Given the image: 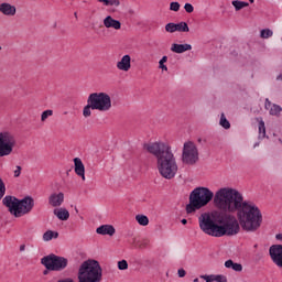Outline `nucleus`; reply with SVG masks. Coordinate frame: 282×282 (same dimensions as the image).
<instances>
[{
    "label": "nucleus",
    "instance_id": "5701e85b",
    "mask_svg": "<svg viewBox=\"0 0 282 282\" xmlns=\"http://www.w3.org/2000/svg\"><path fill=\"white\" fill-rule=\"evenodd\" d=\"M53 239H58V232L53 230H47L43 234V241H52Z\"/></svg>",
    "mask_w": 282,
    "mask_h": 282
},
{
    "label": "nucleus",
    "instance_id": "dca6fc26",
    "mask_svg": "<svg viewBox=\"0 0 282 282\" xmlns=\"http://www.w3.org/2000/svg\"><path fill=\"white\" fill-rule=\"evenodd\" d=\"M117 68L120 69V72H129V69H131V56L123 55L121 61L117 63Z\"/></svg>",
    "mask_w": 282,
    "mask_h": 282
},
{
    "label": "nucleus",
    "instance_id": "a19ab883",
    "mask_svg": "<svg viewBox=\"0 0 282 282\" xmlns=\"http://www.w3.org/2000/svg\"><path fill=\"white\" fill-rule=\"evenodd\" d=\"M21 171H22L21 165L15 166L14 177H20L21 176Z\"/></svg>",
    "mask_w": 282,
    "mask_h": 282
},
{
    "label": "nucleus",
    "instance_id": "864d4df0",
    "mask_svg": "<svg viewBox=\"0 0 282 282\" xmlns=\"http://www.w3.org/2000/svg\"><path fill=\"white\" fill-rule=\"evenodd\" d=\"M194 282H199V279L198 278L194 279Z\"/></svg>",
    "mask_w": 282,
    "mask_h": 282
},
{
    "label": "nucleus",
    "instance_id": "ea45409f",
    "mask_svg": "<svg viewBox=\"0 0 282 282\" xmlns=\"http://www.w3.org/2000/svg\"><path fill=\"white\" fill-rule=\"evenodd\" d=\"M214 281H216V282H228V279L225 275H216Z\"/></svg>",
    "mask_w": 282,
    "mask_h": 282
},
{
    "label": "nucleus",
    "instance_id": "de8ad7c7",
    "mask_svg": "<svg viewBox=\"0 0 282 282\" xmlns=\"http://www.w3.org/2000/svg\"><path fill=\"white\" fill-rule=\"evenodd\" d=\"M256 257H257L258 261H261V259H263V254H261V253H258Z\"/></svg>",
    "mask_w": 282,
    "mask_h": 282
},
{
    "label": "nucleus",
    "instance_id": "7c9ffc66",
    "mask_svg": "<svg viewBox=\"0 0 282 282\" xmlns=\"http://www.w3.org/2000/svg\"><path fill=\"white\" fill-rule=\"evenodd\" d=\"M281 111H282L281 106H279V105H273V106L271 107V109H270V115H271V116H279V113H281Z\"/></svg>",
    "mask_w": 282,
    "mask_h": 282
},
{
    "label": "nucleus",
    "instance_id": "49530a36",
    "mask_svg": "<svg viewBox=\"0 0 282 282\" xmlns=\"http://www.w3.org/2000/svg\"><path fill=\"white\" fill-rule=\"evenodd\" d=\"M181 224H183V226H186V225L188 224V220H187L186 218H183V219L181 220Z\"/></svg>",
    "mask_w": 282,
    "mask_h": 282
},
{
    "label": "nucleus",
    "instance_id": "4d7b16f0",
    "mask_svg": "<svg viewBox=\"0 0 282 282\" xmlns=\"http://www.w3.org/2000/svg\"><path fill=\"white\" fill-rule=\"evenodd\" d=\"M254 147H259V143H256Z\"/></svg>",
    "mask_w": 282,
    "mask_h": 282
},
{
    "label": "nucleus",
    "instance_id": "bb28decb",
    "mask_svg": "<svg viewBox=\"0 0 282 282\" xmlns=\"http://www.w3.org/2000/svg\"><path fill=\"white\" fill-rule=\"evenodd\" d=\"M259 140H263V138H265V122L263 121V119H261L259 121Z\"/></svg>",
    "mask_w": 282,
    "mask_h": 282
},
{
    "label": "nucleus",
    "instance_id": "393cba45",
    "mask_svg": "<svg viewBox=\"0 0 282 282\" xmlns=\"http://www.w3.org/2000/svg\"><path fill=\"white\" fill-rule=\"evenodd\" d=\"M176 25V32H191V29L188 28V23L182 21L180 23H175Z\"/></svg>",
    "mask_w": 282,
    "mask_h": 282
},
{
    "label": "nucleus",
    "instance_id": "09e8293b",
    "mask_svg": "<svg viewBox=\"0 0 282 282\" xmlns=\"http://www.w3.org/2000/svg\"><path fill=\"white\" fill-rule=\"evenodd\" d=\"M25 250V245L20 246V252H23Z\"/></svg>",
    "mask_w": 282,
    "mask_h": 282
},
{
    "label": "nucleus",
    "instance_id": "f03ea898",
    "mask_svg": "<svg viewBox=\"0 0 282 282\" xmlns=\"http://www.w3.org/2000/svg\"><path fill=\"white\" fill-rule=\"evenodd\" d=\"M143 149L156 159V169L164 180H173L177 175V160L169 143L162 141L145 143Z\"/></svg>",
    "mask_w": 282,
    "mask_h": 282
},
{
    "label": "nucleus",
    "instance_id": "9b49d317",
    "mask_svg": "<svg viewBox=\"0 0 282 282\" xmlns=\"http://www.w3.org/2000/svg\"><path fill=\"white\" fill-rule=\"evenodd\" d=\"M269 257L278 268H282V245H272L269 248Z\"/></svg>",
    "mask_w": 282,
    "mask_h": 282
},
{
    "label": "nucleus",
    "instance_id": "e433bc0d",
    "mask_svg": "<svg viewBox=\"0 0 282 282\" xmlns=\"http://www.w3.org/2000/svg\"><path fill=\"white\" fill-rule=\"evenodd\" d=\"M180 8H181L180 2H171L170 3V10L172 12H180Z\"/></svg>",
    "mask_w": 282,
    "mask_h": 282
},
{
    "label": "nucleus",
    "instance_id": "4468645a",
    "mask_svg": "<svg viewBox=\"0 0 282 282\" xmlns=\"http://www.w3.org/2000/svg\"><path fill=\"white\" fill-rule=\"evenodd\" d=\"M0 14H3V17H15L17 7L10 2H2L0 3Z\"/></svg>",
    "mask_w": 282,
    "mask_h": 282
},
{
    "label": "nucleus",
    "instance_id": "6e6552de",
    "mask_svg": "<svg viewBox=\"0 0 282 282\" xmlns=\"http://www.w3.org/2000/svg\"><path fill=\"white\" fill-rule=\"evenodd\" d=\"M88 99L97 111L111 110V97L107 93H91Z\"/></svg>",
    "mask_w": 282,
    "mask_h": 282
},
{
    "label": "nucleus",
    "instance_id": "6e6d98bb",
    "mask_svg": "<svg viewBox=\"0 0 282 282\" xmlns=\"http://www.w3.org/2000/svg\"><path fill=\"white\" fill-rule=\"evenodd\" d=\"M75 212L78 213V208L75 207Z\"/></svg>",
    "mask_w": 282,
    "mask_h": 282
},
{
    "label": "nucleus",
    "instance_id": "f704fd0d",
    "mask_svg": "<svg viewBox=\"0 0 282 282\" xmlns=\"http://www.w3.org/2000/svg\"><path fill=\"white\" fill-rule=\"evenodd\" d=\"M50 116H54V111L52 110H45L42 112L41 115V121L45 122V120L50 117Z\"/></svg>",
    "mask_w": 282,
    "mask_h": 282
},
{
    "label": "nucleus",
    "instance_id": "79ce46f5",
    "mask_svg": "<svg viewBox=\"0 0 282 282\" xmlns=\"http://www.w3.org/2000/svg\"><path fill=\"white\" fill-rule=\"evenodd\" d=\"M177 274H178L180 279H184V276H186V270L178 269Z\"/></svg>",
    "mask_w": 282,
    "mask_h": 282
},
{
    "label": "nucleus",
    "instance_id": "2f4dec72",
    "mask_svg": "<svg viewBox=\"0 0 282 282\" xmlns=\"http://www.w3.org/2000/svg\"><path fill=\"white\" fill-rule=\"evenodd\" d=\"M165 32H169L170 34L177 32L175 23H173V22L167 23L165 25Z\"/></svg>",
    "mask_w": 282,
    "mask_h": 282
},
{
    "label": "nucleus",
    "instance_id": "7ed1b4c3",
    "mask_svg": "<svg viewBox=\"0 0 282 282\" xmlns=\"http://www.w3.org/2000/svg\"><path fill=\"white\" fill-rule=\"evenodd\" d=\"M78 282H100L102 281V267L97 260L84 261L78 270Z\"/></svg>",
    "mask_w": 282,
    "mask_h": 282
},
{
    "label": "nucleus",
    "instance_id": "aec40b11",
    "mask_svg": "<svg viewBox=\"0 0 282 282\" xmlns=\"http://www.w3.org/2000/svg\"><path fill=\"white\" fill-rule=\"evenodd\" d=\"M53 213L61 221H67L69 219V210L66 208L54 209Z\"/></svg>",
    "mask_w": 282,
    "mask_h": 282
},
{
    "label": "nucleus",
    "instance_id": "3c124183",
    "mask_svg": "<svg viewBox=\"0 0 282 282\" xmlns=\"http://www.w3.org/2000/svg\"><path fill=\"white\" fill-rule=\"evenodd\" d=\"M43 274H44V275L50 274V270H47V269H46V270H44Z\"/></svg>",
    "mask_w": 282,
    "mask_h": 282
},
{
    "label": "nucleus",
    "instance_id": "412c9836",
    "mask_svg": "<svg viewBox=\"0 0 282 282\" xmlns=\"http://www.w3.org/2000/svg\"><path fill=\"white\" fill-rule=\"evenodd\" d=\"M225 268L231 269L235 272H241V270H243V265H241V263H237L232 260H227L225 262Z\"/></svg>",
    "mask_w": 282,
    "mask_h": 282
},
{
    "label": "nucleus",
    "instance_id": "603ef678",
    "mask_svg": "<svg viewBox=\"0 0 282 282\" xmlns=\"http://www.w3.org/2000/svg\"><path fill=\"white\" fill-rule=\"evenodd\" d=\"M75 19H78V12L74 13Z\"/></svg>",
    "mask_w": 282,
    "mask_h": 282
},
{
    "label": "nucleus",
    "instance_id": "c03bdc74",
    "mask_svg": "<svg viewBox=\"0 0 282 282\" xmlns=\"http://www.w3.org/2000/svg\"><path fill=\"white\" fill-rule=\"evenodd\" d=\"M200 279H205L206 282H213V279H210L209 275H200Z\"/></svg>",
    "mask_w": 282,
    "mask_h": 282
},
{
    "label": "nucleus",
    "instance_id": "ddd939ff",
    "mask_svg": "<svg viewBox=\"0 0 282 282\" xmlns=\"http://www.w3.org/2000/svg\"><path fill=\"white\" fill-rule=\"evenodd\" d=\"M65 202V194L63 192L53 193L48 197V204L53 208H58V206H63V203Z\"/></svg>",
    "mask_w": 282,
    "mask_h": 282
},
{
    "label": "nucleus",
    "instance_id": "20e7f679",
    "mask_svg": "<svg viewBox=\"0 0 282 282\" xmlns=\"http://www.w3.org/2000/svg\"><path fill=\"white\" fill-rule=\"evenodd\" d=\"M219 214L216 217L217 224H219L218 237H235L239 235L241 227L239 226V220L229 213Z\"/></svg>",
    "mask_w": 282,
    "mask_h": 282
},
{
    "label": "nucleus",
    "instance_id": "c9c22d12",
    "mask_svg": "<svg viewBox=\"0 0 282 282\" xmlns=\"http://www.w3.org/2000/svg\"><path fill=\"white\" fill-rule=\"evenodd\" d=\"M118 269L119 270H129V263L127 262V260L119 261Z\"/></svg>",
    "mask_w": 282,
    "mask_h": 282
},
{
    "label": "nucleus",
    "instance_id": "a211bd4d",
    "mask_svg": "<svg viewBox=\"0 0 282 282\" xmlns=\"http://www.w3.org/2000/svg\"><path fill=\"white\" fill-rule=\"evenodd\" d=\"M74 164L76 175L82 177L83 182H85V164H83V160H80V158H75Z\"/></svg>",
    "mask_w": 282,
    "mask_h": 282
},
{
    "label": "nucleus",
    "instance_id": "cd10ccee",
    "mask_svg": "<svg viewBox=\"0 0 282 282\" xmlns=\"http://www.w3.org/2000/svg\"><path fill=\"white\" fill-rule=\"evenodd\" d=\"M135 220L140 226H149V217L144 215H137Z\"/></svg>",
    "mask_w": 282,
    "mask_h": 282
},
{
    "label": "nucleus",
    "instance_id": "a878e982",
    "mask_svg": "<svg viewBox=\"0 0 282 282\" xmlns=\"http://www.w3.org/2000/svg\"><path fill=\"white\" fill-rule=\"evenodd\" d=\"M99 3H104V6L112 7V8H119L120 0H98Z\"/></svg>",
    "mask_w": 282,
    "mask_h": 282
},
{
    "label": "nucleus",
    "instance_id": "f3484780",
    "mask_svg": "<svg viewBox=\"0 0 282 282\" xmlns=\"http://www.w3.org/2000/svg\"><path fill=\"white\" fill-rule=\"evenodd\" d=\"M191 50H193V45L191 44L174 43L171 45V52H174V54H184V52H188Z\"/></svg>",
    "mask_w": 282,
    "mask_h": 282
},
{
    "label": "nucleus",
    "instance_id": "39448f33",
    "mask_svg": "<svg viewBox=\"0 0 282 282\" xmlns=\"http://www.w3.org/2000/svg\"><path fill=\"white\" fill-rule=\"evenodd\" d=\"M42 265L50 270L51 272H63L65 268L69 264V260L65 257L56 256L51 253L41 259Z\"/></svg>",
    "mask_w": 282,
    "mask_h": 282
},
{
    "label": "nucleus",
    "instance_id": "13d9d810",
    "mask_svg": "<svg viewBox=\"0 0 282 282\" xmlns=\"http://www.w3.org/2000/svg\"><path fill=\"white\" fill-rule=\"evenodd\" d=\"M0 50H1V46H0Z\"/></svg>",
    "mask_w": 282,
    "mask_h": 282
},
{
    "label": "nucleus",
    "instance_id": "6ab92c4d",
    "mask_svg": "<svg viewBox=\"0 0 282 282\" xmlns=\"http://www.w3.org/2000/svg\"><path fill=\"white\" fill-rule=\"evenodd\" d=\"M97 235H108L113 237L116 235V228L112 225H101L96 229Z\"/></svg>",
    "mask_w": 282,
    "mask_h": 282
},
{
    "label": "nucleus",
    "instance_id": "f8f14e48",
    "mask_svg": "<svg viewBox=\"0 0 282 282\" xmlns=\"http://www.w3.org/2000/svg\"><path fill=\"white\" fill-rule=\"evenodd\" d=\"M2 204L9 209V213L13 215V217H19V198L14 196H6L2 199Z\"/></svg>",
    "mask_w": 282,
    "mask_h": 282
},
{
    "label": "nucleus",
    "instance_id": "58836bf2",
    "mask_svg": "<svg viewBox=\"0 0 282 282\" xmlns=\"http://www.w3.org/2000/svg\"><path fill=\"white\" fill-rule=\"evenodd\" d=\"M184 10H185V12H187L188 14H191V13H193V12L195 11V8H194L193 4H191V3H185Z\"/></svg>",
    "mask_w": 282,
    "mask_h": 282
},
{
    "label": "nucleus",
    "instance_id": "0eeeda50",
    "mask_svg": "<svg viewBox=\"0 0 282 282\" xmlns=\"http://www.w3.org/2000/svg\"><path fill=\"white\" fill-rule=\"evenodd\" d=\"M182 162L187 166H195L199 162V150L193 141H187L183 145Z\"/></svg>",
    "mask_w": 282,
    "mask_h": 282
},
{
    "label": "nucleus",
    "instance_id": "f257e3e1",
    "mask_svg": "<svg viewBox=\"0 0 282 282\" xmlns=\"http://www.w3.org/2000/svg\"><path fill=\"white\" fill-rule=\"evenodd\" d=\"M214 198V206L221 213H236L239 224L246 232H257L263 223V215L257 205L243 199V194L232 187H221L213 193L208 187H196L189 194L186 213L191 215L204 206H208Z\"/></svg>",
    "mask_w": 282,
    "mask_h": 282
},
{
    "label": "nucleus",
    "instance_id": "37998d69",
    "mask_svg": "<svg viewBox=\"0 0 282 282\" xmlns=\"http://www.w3.org/2000/svg\"><path fill=\"white\" fill-rule=\"evenodd\" d=\"M265 109H270L272 107V102L270 101V99H265V104H264Z\"/></svg>",
    "mask_w": 282,
    "mask_h": 282
},
{
    "label": "nucleus",
    "instance_id": "423d86ee",
    "mask_svg": "<svg viewBox=\"0 0 282 282\" xmlns=\"http://www.w3.org/2000/svg\"><path fill=\"white\" fill-rule=\"evenodd\" d=\"M198 224L200 230H203L205 235H209L210 237H219V223H217V218L213 219L210 214H202L198 217Z\"/></svg>",
    "mask_w": 282,
    "mask_h": 282
},
{
    "label": "nucleus",
    "instance_id": "c756f323",
    "mask_svg": "<svg viewBox=\"0 0 282 282\" xmlns=\"http://www.w3.org/2000/svg\"><path fill=\"white\" fill-rule=\"evenodd\" d=\"M166 61H169L167 56H163L160 62H159V67L160 69H162L163 72H169V67H166V65H164V63H166Z\"/></svg>",
    "mask_w": 282,
    "mask_h": 282
},
{
    "label": "nucleus",
    "instance_id": "4be33fe9",
    "mask_svg": "<svg viewBox=\"0 0 282 282\" xmlns=\"http://www.w3.org/2000/svg\"><path fill=\"white\" fill-rule=\"evenodd\" d=\"M91 109L96 110V107L89 99H87V105L83 109L84 118H89L91 116Z\"/></svg>",
    "mask_w": 282,
    "mask_h": 282
},
{
    "label": "nucleus",
    "instance_id": "c85d7f7f",
    "mask_svg": "<svg viewBox=\"0 0 282 282\" xmlns=\"http://www.w3.org/2000/svg\"><path fill=\"white\" fill-rule=\"evenodd\" d=\"M219 124L223 129H230V121L226 119V115L221 113Z\"/></svg>",
    "mask_w": 282,
    "mask_h": 282
},
{
    "label": "nucleus",
    "instance_id": "4c0bfd02",
    "mask_svg": "<svg viewBox=\"0 0 282 282\" xmlns=\"http://www.w3.org/2000/svg\"><path fill=\"white\" fill-rule=\"evenodd\" d=\"M4 195H6V183H3V180L0 178V199H3Z\"/></svg>",
    "mask_w": 282,
    "mask_h": 282
},
{
    "label": "nucleus",
    "instance_id": "9d476101",
    "mask_svg": "<svg viewBox=\"0 0 282 282\" xmlns=\"http://www.w3.org/2000/svg\"><path fill=\"white\" fill-rule=\"evenodd\" d=\"M33 208L34 198H32L31 196L19 199V217H23V215H30Z\"/></svg>",
    "mask_w": 282,
    "mask_h": 282
},
{
    "label": "nucleus",
    "instance_id": "72a5a7b5",
    "mask_svg": "<svg viewBox=\"0 0 282 282\" xmlns=\"http://www.w3.org/2000/svg\"><path fill=\"white\" fill-rule=\"evenodd\" d=\"M132 243H133L134 248H140V249L147 248V242H142V241L138 240V238H133Z\"/></svg>",
    "mask_w": 282,
    "mask_h": 282
},
{
    "label": "nucleus",
    "instance_id": "473e14b6",
    "mask_svg": "<svg viewBox=\"0 0 282 282\" xmlns=\"http://www.w3.org/2000/svg\"><path fill=\"white\" fill-rule=\"evenodd\" d=\"M273 32L272 30L270 29H263L261 32H260V36L261 39H270V36H272Z\"/></svg>",
    "mask_w": 282,
    "mask_h": 282
},
{
    "label": "nucleus",
    "instance_id": "1a4fd4ad",
    "mask_svg": "<svg viewBox=\"0 0 282 282\" xmlns=\"http://www.w3.org/2000/svg\"><path fill=\"white\" fill-rule=\"evenodd\" d=\"M14 147H17V138H14V134L8 131L0 132V158L10 155Z\"/></svg>",
    "mask_w": 282,
    "mask_h": 282
},
{
    "label": "nucleus",
    "instance_id": "5fc2aeb1",
    "mask_svg": "<svg viewBox=\"0 0 282 282\" xmlns=\"http://www.w3.org/2000/svg\"><path fill=\"white\" fill-rule=\"evenodd\" d=\"M249 2H250V3H253V2H254V0H249Z\"/></svg>",
    "mask_w": 282,
    "mask_h": 282
},
{
    "label": "nucleus",
    "instance_id": "b1692460",
    "mask_svg": "<svg viewBox=\"0 0 282 282\" xmlns=\"http://www.w3.org/2000/svg\"><path fill=\"white\" fill-rule=\"evenodd\" d=\"M231 6H234L236 12H239V10H243V8H248V6H250V3L243 2V1H240V0H234L231 2Z\"/></svg>",
    "mask_w": 282,
    "mask_h": 282
},
{
    "label": "nucleus",
    "instance_id": "8fccbe9b",
    "mask_svg": "<svg viewBox=\"0 0 282 282\" xmlns=\"http://www.w3.org/2000/svg\"><path fill=\"white\" fill-rule=\"evenodd\" d=\"M276 80H282V73L278 75Z\"/></svg>",
    "mask_w": 282,
    "mask_h": 282
},
{
    "label": "nucleus",
    "instance_id": "2eb2a0df",
    "mask_svg": "<svg viewBox=\"0 0 282 282\" xmlns=\"http://www.w3.org/2000/svg\"><path fill=\"white\" fill-rule=\"evenodd\" d=\"M104 25L105 28L112 29V30H121L122 28V23L120 22V20H116L113 19V17L108 15L104 19Z\"/></svg>",
    "mask_w": 282,
    "mask_h": 282
},
{
    "label": "nucleus",
    "instance_id": "a18cd8bd",
    "mask_svg": "<svg viewBox=\"0 0 282 282\" xmlns=\"http://www.w3.org/2000/svg\"><path fill=\"white\" fill-rule=\"evenodd\" d=\"M275 239H276L278 241H282V234L275 235Z\"/></svg>",
    "mask_w": 282,
    "mask_h": 282
}]
</instances>
